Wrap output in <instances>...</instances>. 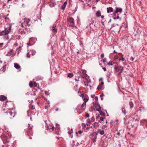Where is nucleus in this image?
<instances>
[{
    "label": "nucleus",
    "mask_w": 147,
    "mask_h": 147,
    "mask_svg": "<svg viewBox=\"0 0 147 147\" xmlns=\"http://www.w3.org/2000/svg\"><path fill=\"white\" fill-rule=\"evenodd\" d=\"M14 104L9 101H6L4 103H3V109L5 113H6L9 117L10 119L13 118L15 116L14 114L12 115V113L11 112V110L13 108L12 107L14 106Z\"/></svg>",
    "instance_id": "obj_1"
},
{
    "label": "nucleus",
    "mask_w": 147,
    "mask_h": 147,
    "mask_svg": "<svg viewBox=\"0 0 147 147\" xmlns=\"http://www.w3.org/2000/svg\"><path fill=\"white\" fill-rule=\"evenodd\" d=\"M94 21L92 20L89 21L88 22V24L86 26V28L90 31H93L95 28V26L94 24Z\"/></svg>",
    "instance_id": "obj_2"
},
{
    "label": "nucleus",
    "mask_w": 147,
    "mask_h": 147,
    "mask_svg": "<svg viewBox=\"0 0 147 147\" xmlns=\"http://www.w3.org/2000/svg\"><path fill=\"white\" fill-rule=\"evenodd\" d=\"M67 20L68 24H70L73 28L76 30H78L77 27L74 25V20L73 18L71 17L67 18Z\"/></svg>",
    "instance_id": "obj_3"
},
{
    "label": "nucleus",
    "mask_w": 147,
    "mask_h": 147,
    "mask_svg": "<svg viewBox=\"0 0 147 147\" xmlns=\"http://www.w3.org/2000/svg\"><path fill=\"white\" fill-rule=\"evenodd\" d=\"M118 70L121 71L117 75V76L119 77L121 76V74L123 71L124 68L123 67L121 66H118Z\"/></svg>",
    "instance_id": "obj_4"
},
{
    "label": "nucleus",
    "mask_w": 147,
    "mask_h": 147,
    "mask_svg": "<svg viewBox=\"0 0 147 147\" xmlns=\"http://www.w3.org/2000/svg\"><path fill=\"white\" fill-rule=\"evenodd\" d=\"M33 127V126H32V127H30V128H28L27 131L26 133H27L26 134L28 136H29L30 135H31L33 134V132L32 130V127Z\"/></svg>",
    "instance_id": "obj_5"
},
{
    "label": "nucleus",
    "mask_w": 147,
    "mask_h": 147,
    "mask_svg": "<svg viewBox=\"0 0 147 147\" xmlns=\"http://www.w3.org/2000/svg\"><path fill=\"white\" fill-rule=\"evenodd\" d=\"M36 53V52L35 50H32L31 52H28L27 53L26 57L28 58H30L31 54L32 56H33Z\"/></svg>",
    "instance_id": "obj_6"
},
{
    "label": "nucleus",
    "mask_w": 147,
    "mask_h": 147,
    "mask_svg": "<svg viewBox=\"0 0 147 147\" xmlns=\"http://www.w3.org/2000/svg\"><path fill=\"white\" fill-rule=\"evenodd\" d=\"M122 11V9L121 8H118L117 7H116V10L113 13V15L115 16V14L118 12L121 13Z\"/></svg>",
    "instance_id": "obj_7"
},
{
    "label": "nucleus",
    "mask_w": 147,
    "mask_h": 147,
    "mask_svg": "<svg viewBox=\"0 0 147 147\" xmlns=\"http://www.w3.org/2000/svg\"><path fill=\"white\" fill-rule=\"evenodd\" d=\"M140 125L144 126L145 125L146 127H147V120L143 119L140 121Z\"/></svg>",
    "instance_id": "obj_8"
},
{
    "label": "nucleus",
    "mask_w": 147,
    "mask_h": 147,
    "mask_svg": "<svg viewBox=\"0 0 147 147\" xmlns=\"http://www.w3.org/2000/svg\"><path fill=\"white\" fill-rule=\"evenodd\" d=\"M50 28L51 30L53 33H54L55 34L57 33V29L55 28L54 25H53V26H51Z\"/></svg>",
    "instance_id": "obj_9"
},
{
    "label": "nucleus",
    "mask_w": 147,
    "mask_h": 147,
    "mask_svg": "<svg viewBox=\"0 0 147 147\" xmlns=\"http://www.w3.org/2000/svg\"><path fill=\"white\" fill-rule=\"evenodd\" d=\"M7 98V97L3 95H1L0 96V100L4 101Z\"/></svg>",
    "instance_id": "obj_10"
},
{
    "label": "nucleus",
    "mask_w": 147,
    "mask_h": 147,
    "mask_svg": "<svg viewBox=\"0 0 147 147\" xmlns=\"http://www.w3.org/2000/svg\"><path fill=\"white\" fill-rule=\"evenodd\" d=\"M11 29V26H10L9 27L8 30H6L5 31H4V32H3L4 34L7 35L10 32Z\"/></svg>",
    "instance_id": "obj_11"
},
{
    "label": "nucleus",
    "mask_w": 147,
    "mask_h": 147,
    "mask_svg": "<svg viewBox=\"0 0 147 147\" xmlns=\"http://www.w3.org/2000/svg\"><path fill=\"white\" fill-rule=\"evenodd\" d=\"M107 12L108 13H111L113 11V9L111 7H109L107 8Z\"/></svg>",
    "instance_id": "obj_12"
},
{
    "label": "nucleus",
    "mask_w": 147,
    "mask_h": 147,
    "mask_svg": "<svg viewBox=\"0 0 147 147\" xmlns=\"http://www.w3.org/2000/svg\"><path fill=\"white\" fill-rule=\"evenodd\" d=\"M14 67L17 69H18L20 68V66L16 63H14Z\"/></svg>",
    "instance_id": "obj_13"
},
{
    "label": "nucleus",
    "mask_w": 147,
    "mask_h": 147,
    "mask_svg": "<svg viewBox=\"0 0 147 147\" xmlns=\"http://www.w3.org/2000/svg\"><path fill=\"white\" fill-rule=\"evenodd\" d=\"M67 4V2L66 1H65L61 6V9L63 10H64L65 9Z\"/></svg>",
    "instance_id": "obj_14"
},
{
    "label": "nucleus",
    "mask_w": 147,
    "mask_h": 147,
    "mask_svg": "<svg viewBox=\"0 0 147 147\" xmlns=\"http://www.w3.org/2000/svg\"><path fill=\"white\" fill-rule=\"evenodd\" d=\"M102 86L100 84H99L97 87V89L98 90H99V89L101 90H103L104 89V88L103 86Z\"/></svg>",
    "instance_id": "obj_15"
},
{
    "label": "nucleus",
    "mask_w": 147,
    "mask_h": 147,
    "mask_svg": "<svg viewBox=\"0 0 147 147\" xmlns=\"http://www.w3.org/2000/svg\"><path fill=\"white\" fill-rule=\"evenodd\" d=\"M49 5L50 7H55L56 5V4L55 3L51 2L49 3Z\"/></svg>",
    "instance_id": "obj_16"
},
{
    "label": "nucleus",
    "mask_w": 147,
    "mask_h": 147,
    "mask_svg": "<svg viewBox=\"0 0 147 147\" xmlns=\"http://www.w3.org/2000/svg\"><path fill=\"white\" fill-rule=\"evenodd\" d=\"M95 133V135L94 136L93 138L91 139L93 142H95L96 141V139L97 138V133Z\"/></svg>",
    "instance_id": "obj_17"
},
{
    "label": "nucleus",
    "mask_w": 147,
    "mask_h": 147,
    "mask_svg": "<svg viewBox=\"0 0 147 147\" xmlns=\"http://www.w3.org/2000/svg\"><path fill=\"white\" fill-rule=\"evenodd\" d=\"M75 145V142L74 141H73L72 142H70V143L69 147H74Z\"/></svg>",
    "instance_id": "obj_18"
},
{
    "label": "nucleus",
    "mask_w": 147,
    "mask_h": 147,
    "mask_svg": "<svg viewBox=\"0 0 147 147\" xmlns=\"http://www.w3.org/2000/svg\"><path fill=\"white\" fill-rule=\"evenodd\" d=\"M86 103L85 102H84L81 106V107L84 110L86 107Z\"/></svg>",
    "instance_id": "obj_19"
},
{
    "label": "nucleus",
    "mask_w": 147,
    "mask_h": 147,
    "mask_svg": "<svg viewBox=\"0 0 147 147\" xmlns=\"http://www.w3.org/2000/svg\"><path fill=\"white\" fill-rule=\"evenodd\" d=\"M43 79V78L41 76H38L35 78V80L36 81L42 80Z\"/></svg>",
    "instance_id": "obj_20"
},
{
    "label": "nucleus",
    "mask_w": 147,
    "mask_h": 147,
    "mask_svg": "<svg viewBox=\"0 0 147 147\" xmlns=\"http://www.w3.org/2000/svg\"><path fill=\"white\" fill-rule=\"evenodd\" d=\"M114 63L113 62V61H110L109 62L107 63V64L108 65H112L114 64Z\"/></svg>",
    "instance_id": "obj_21"
},
{
    "label": "nucleus",
    "mask_w": 147,
    "mask_h": 147,
    "mask_svg": "<svg viewBox=\"0 0 147 147\" xmlns=\"http://www.w3.org/2000/svg\"><path fill=\"white\" fill-rule=\"evenodd\" d=\"M13 51V49H11L6 54V55L7 56H10L12 55L11 52Z\"/></svg>",
    "instance_id": "obj_22"
},
{
    "label": "nucleus",
    "mask_w": 147,
    "mask_h": 147,
    "mask_svg": "<svg viewBox=\"0 0 147 147\" xmlns=\"http://www.w3.org/2000/svg\"><path fill=\"white\" fill-rule=\"evenodd\" d=\"M98 131L101 135H102L104 134V131L103 130H101L100 129H98Z\"/></svg>",
    "instance_id": "obj_23"
},
{
    "label": "nucleus",
    "mask_w": 147,
    "mask_h": 147,
    "mask_svg": "<svg viewBox=\"0 0 147 147\" xmlns=\"http://www.w3.org/2000/svg\"><path fill=\"white\" fill-rule=\"evenodd\" d=\"M96 16L98 17H99L101 16V13L100 11H98L96 13Z\"/></svg>",
    "instance_id": "obj_24"
},
{
    "label": "nucleus",
    "mask_w": 147,
    "mask_h": 147,
    "mask_svg": "<svg viewBox=\"0 0 147 147\" xmlns=\"http://www.w3.org/2000/svg\"><path fill=\"white\" fill-rule=\"evenodd\" d=\"M119 60L120 61H124L123 62V64H126V60H125V59L124 58H123V57L120 58L119 59Z\"/></svg>",
    "instance_id": "obj_25"
},
{
    "label": "nucleus",
    "mask_w": 147,
    "mask_h": 147,
    "mask_svg": "<svg viewBox=\"0 0 147 147\" xmlns=\"http://www.w3.org/2000/svg\"><path fill=\"white\" fill-rule=\"evenodd\" d=\"M2 129L4 132L8 131V129H7L5 126H4L2 128H0Z\"/></svg>",
    "instance_id": "obj_26"
},
{
    "label": "nucleus",
    "mask_w": 147,
    "mask_h": 147,
    "mask_svg": "<svg viewBox=\"0 0 147 147\" xmlns=\"http://www.w3.org/2000/svg\"><path fill=\"white\" fill-rule=\"evenodd\" d=\"M3 38L6 40H8L9 39V36L7 34H4L3 35Z\"/></svg>",
    "instance_id": "obj_27"
},
{
    "label": "nucleus",
    "mask_w": 147,
    "mask_h": 147,
    "mask_svg": "<svg viewBox=\"0 0 147 147\" xmlns=\"http://www.w3.org/2000/svg\"><path fill=\"white\" fill-rule=\"evenodd\" d=\"M121 110L122 113L124 114V115H125L126 114V112H125V109L123 107L121 108Z\"/></svg>",
    "instance_id": "obj_28"
},
{
    "label": "nucleus",
    "mask_w": 147,
    "mask_h": 147,
    "mask_svg": "<svg viewBox=\"0 0 147 147\" xmlns=\"http://www.w3.org/2000/svg\"><path fill=\"white\" fill-rule=\"evenodd\" d=\"M82 126L83 127H86V126L88 125V124H85V123H83L82 124Z\"/></svg>",
    "instance_id": "obj_29"
},
{
    "label": "nucleus",
    "mask_w": 147,
    "mask_h": 147,
    "mask_svg": "<svg viewBox=\"0 0 147 147\" xmlns=\"http://www.w3.org/2000/svg\"><path fill=\"white\" fill-rule=\"evenodd\" d=\"M113 18L114 20L119 19L120 20H121V18H120L119 16L118 15L117 16L116 18L114 17L113 16Z\"/></svg>",
    "instance_id": "obj_30"
},
{
    "label": "nucleus",
    "mask_w": 147,
    "mask_h": 147,
    "mask_svg": "<svg viewBox=\"0 0 147 147\" xmlns=\"http://www.w3.org/2000/svg\"><path fill=\"white\" fill-rule=\"evenodd\" d=\"M129 104L130 106V108H132L134 106V104L133 102L132 101H130L129 102Z\"/></svg>",
    "instance_id": "obj_31"
},
{
    "label": "nucleus",
    "mask_w": 147,
    "mask_h": 147,
    "mask_svg": "<svg viewBox=\"0 0 147 147\" xmlns=\"http://www.w3.org/2000/svg\"><path fill=\"white\" fill-rule=\"evenodd\" d=\"M73 76V74L72 73H69L68 75V76L70 78H72Z\"/></svg>",
    "instance_id": "obj_32"
},
{
    "label": "nucleus",
    "mask_w": 147,
    "mask_h": 147,
    "mask_svg": "<svg viewBox=\"0 0 147 147\" xmlns=\"http://www.w3.org/2000/svg\"><path fill=\"white\" fill-rule=\"evenodd\" d=\"M83 99L84 101V102H86H86H87L88 100V98H86L85 97Z\"/></svg>",
    "instance_id": "obj_33"
},
{
    "label": "nucleus",
    "mask_w": 147,
    "mask_h": 147,
    "mask_svg": "<svg viewBox=\"0 0 147 147\" xmlns=\"http://www.w3.org/2000/svg\"><path fill=\"white\" fill-rule=\"evenodd\" d=\"M6 29L5 28V30H3L1 32H0V36H2L4 35L3 32H4V31Z\"/></svg>",
    "instance_id": "obj_34"
},
{
    "label": "nucleus",
    "mask_w": 147,
    "mask_h": 147,
    "mask_svg": "<svg viewBox=\"0 0 147 147\" xmlns=\"http://www.w3.org/2000/svg\"><path fill=\"white\" fill-rule=\"evenodd\" d=\"M112 73V72L110 73V74H108L107 75V76L108 77V80H111V77H110V75L111 74V73Z\"/></svg>",
    "instance_id": "obj_35"
},
{
    "label": "nucleus",
    "mask_w": 147,
    "mask_h": 147,
    "mask_svg": "<svg viewBox=\"0 0 147 147\" xmlns=\"http://www.w3.org/2000/svg\"><path fill=\"white\" fill-rule=\"evenodd\" d=\"M73 132V129H71L70 131H68V134L70 135Z\"/></svg>",
    "instance_id": "obj_36"
},
{
    "label": "nucleus",
    "mask_w": 147,
    "mask_h": 147,
    "mask_svg": "<svg viewBox=\"0 0 147 147\" xmlns=\"http://www.w3.org/2000/svg\"><path fill=\"white\" fill-rule=\"evenodd\" d=\"M33 84L32 82H30L29 83V85L30 87L32 88V87Z\"/></svg>",
    "instance_id": "obj_37"
},
{
    "label": "nucleus",
    "mask_w": 147,
    "mask_h": 147,
    "mask_svg": "<svg viewBox=\"0 0 147 147\" xmlns=\"http://www.w3.org/2000/svg\"><path fill=\"white\" fill-rule=\"evenodd\" d=\"M118 67H117L116 66L114 67L115 72L116 73L117 71V70L118 69Z\"/></svg>",
    "instance_id": "obj_38"
},
{
    "label": "nucleus",
    "mask_w": 147,
    "mask_h": 147,
    "mask_svg": "<svg viewBox=\"0 0 147 147\" xmlns=\"http://www.w3.org/2000/svg\"><path fill=\"white\" fill-rule=\"evenodd\" d=\"M98 106L99 107V108L98 109H96V110L97 111H99V112H100V111L101 110V107L100 105H98Z\"/></svg>",
    "instance_id": "obj_39"
},
{
    "label": "nucleus",
    "mask_w": 147,
    "mask_h": 147,
    "mask_svg": "<svg viewBox=\"0 0 147 147\" xmlns=\"http://www.w3.org/2000/svg\"><path fill=\"white\" fill-rule=\"evenodd\" d=\"M118 56L117 55H116L114 57V59H117L118 58Z\"/></svg>",
    "instance_id": "obj_40"
},
{
    "label": "nucleus",
    "mask_w": 147,
    "mask_h": 147,
    "mask_svg": "<svg viewBox=\"0 0 147 147\" xmlns=\"http://www.w3.org/2000/svg\"><path fill=\"white\" fill-rule=\"evenodd\" d=\"M30 21V19H28V20L26 21V23L27 24V25L29 26H30V24H29V21Z\"/></svg>",
    "instance_id": "obj_41"
},
{
    "label": "nucleus",
    "mask_w": 147,
    "mask_h": 147,
    "mask_svg": "<svg viewBox=\"0 0 147 147\" xmlns=\"http://www.w3.org/2000/svg\"><path fill=\"white\" fill-rule=\"evenodd\" d=\"M139 121V120L137 119H136L135 118H134L133 119V121Z\"/></svg>",
    "instance_id": "obj_42"
},
{
    "label": "nucleus",
    "mask_w": 147,
    "mask_h": 147,
    "mask_svg": "<svg viewBox=\"0 0 147 147\" xmlns=\"http://www.w3.org/2000/svg\"><path fill=\"white\" fill-rule=\"evenodd\" d=\"M45 94L47 95H49L50 93L47 91H45Z\"/></svg>",
    "instance_id": "obj_43"
},
{
    "label": "nucleus",
    "mask_w": 147,
    "mask_h": 147,
    "mask_svg": "<svg viewBox=\"0 0 147 147\" xmlns=\"http://www.w3.org/2000/svg\"><path fill=\"white\" fill-rule=\"evenodd\" d=\"M25 30L26 31H27V32H28L30 31V28H25Z\"/></svg>",
    "instance_id": "obj_44"
},
{
    "label": "nucleus",
    "mask_w": 147,
    "mask_h": 147,
    "mask_svg": "<svg viewBox=\"0 0 147 147\" xmlns=\"http://www.w3.org/2000/svg\"><path fill=\"white\" fill-rule=\"evenodd\" d=\"M77 23H79V22H80V21H79L80 18H79V17L78 16L77 17Z\"/></svg>",
    "instance_id": "obj_45"
},
{
    "label": "nucleus",
    "mask_w": 147,
    "mask_h": 147,
    "mask_svg": "<svg viewBox=\"0 0 147 147\" xmlns=\"http://www.w3.org/2000/svg\"><path fill=\"white\" fill-rule=\"evenodd\" d=\"M83 132V131L81 130H79L78 131V133L79 134H81Z\"/></svg>",
    "instance_id": "obj_46"
},
{
    "label": "nucleus",
    "mask_w": 147,
    "mask_h": 147,
    "mask_svg": "<svg viewBox=\"0 0 147 147\" xmlns=\"http://www.w3.org/2000/svg\"><path fill=\"white\" fill-rule=\"evenodd\" d=\"M100 115H105V113L102 111L100 112Z\"/></svg>",
    "instance_id": "obj_47"
},
{
    "label": "nucleus",
    "mask_w": 147,
    "mask_h": 147,
    "mask_svg": "<svg viewBox=\"0 0 147 147\" xmlns=\"http://www.w3.org/2000/svg\"><path fill=\"white\" fill-rule=\"evenodd\" d=\"M98 96H96L95 97L94 99H95V101H97L98 100Z\"/></svg>",
    "instance_id": "obj_48"
},
{
    "label": "nucleus",
    "mask_w": 147,
    "mask_h": 147,
    "mask_svg": "<svg viewBox=\"0 0 147 147\" xmlns=\"http://www.w3.org/2000/svg\"><path fill=\"white\" fill-rule=\"evenodd\" d=\"M100 120L102 121H103L104 118L102 117H100Z\"/></svg>",
    "instance_id": "obj_49"
},
{
    "label": "nucleus",
    "mask_w": 147,
    "mask_h": 147,
    "mask_svg": "<svg viewBox=\"0 0 147 147\" xmlns=\"http://www.w3.org/2000/svg\"><path fill=\"white\" fill-rule=\"evenodd\" d=\"M83 43L82 42V41H80V45L83 47Z\"/></svg>",
    "instance_id": "obj_50"
},
{
    "label": "nucleus",
    "mask_w": 147,
    "mask_h": 147,
    "mask_svg": "<svg viewBox=\"0 0 147 147\" xmlns=\"http://www.w3.org/2000/svg\"><path fill=\"white\" fill-rule=\"evenodd\" d=\"M90 121L89 119H88L87 120V123H88L90 124Z\"/></svg>",
    "instance_id": "obj_51"
},
{
    "label": "nucleus",
    "mask_w": 147,
    "mask_h": 147,
    "mask_svg": "<svg viewBox=\"0 0 147 147\" xmlns=\"http://www.w3.org/2000/svg\"><path fill=\"white\" fill-rule=\"evenodd\" d=\"M104 54H102L101 55V58H104Z\"/></svg>",
    "instance_id": "obj_52"
},
{
    "label": "nucleus",
    "mask_w": 147,
    "mask_h": 147,
    "mask_svg": "<svg viewBox=\"0 0 147 147\" xmlns=\"http://www.w3.org/2000/svg\"><path fill=\"white\" fill-rule=\"evenodd\" d=\"M18 44L17 42H16L14 44V46L15 47H16L18 46Z\"/></svg>",
    "instance_id": "obj_53"
},
{
    "label": "nucleus",
    "mask_w": 147,
    "mask_h": 147,
    "mask_svg": "<svg viewBox=\"0 0 147 147\" xmlns=\"http://www.w3.org/2000/svg\"><path fill=\"white\" fill-rule=\"evenodd\" d=\"M103 62L105 63L106 62V59L105 58H104L103 59Z\"/></svg>",
    "instance_id": "obj_54"
},
{
    "label": "nucleus",
    "mask_w": 147,
    "mask_h": 147,
    "mask_svg": "<svg viewBox=\"0 0 147 147\" xmlns=\"http://www.w3.org/2000/svg\"><path fill=\"white\" fill-rule=\"evenodd\" d=\"M34 85L35 87H36L37 86V84L36 83V82H34Z\"/></svg>",
    "instance_id": "obj_55"
},
{
    "label": "nucleus",
    "mask_w": 147,
    "mask_h": 147,
    "mask_svg": "<svg viewBox=\"0 0 147 147\" xmlns=\"http://www.w3.org/2000/svg\"><path fill=\"white\" fill-rule=\"evenodd\" d=\"M115 26H114V24H112L111 25V28L110 29L111 30L112 28H113Z\"/></svg>",
    "instance_id": "obj_56"
},
{
    "label": "nucleus",
    "mask_w": 147,
    "mask_h": 147,
    "mask_svg": "<svg viewBox=\"0 0 147 147\" xmlns=\"http://www.w3.org/2000/svg\"><path fill=\"white\" fill-rule=\"evenodd\" d=\"M90 82H91V80H90V79H89V80H87V82L88 83H90Z\"/></svg>",
    "instance_id": "obj_57"
},
{
    "label": "nucleus",
    "mask_w": 147,
    "mask_h": 147,
    "mask_svg": "<svg viewBox=\"0 0 147 147\" xmlns=\"http://www.w3.org/2000/svg\"><path fill=\"white\" fill-rule=\"evenodd\" d=\"M5 68H4V66H3V69H2V71H3V72H4L5 71Z\"/></svg>",
    "instance_id": "obj_58"
},
{
    "label": "nucleus",
    "mask_w": 147,
    "mask_h": 147,
    "mask_svg": "<svg viewBox=\"0 0 147 147\" xmlns=\"http://www.w3.org/2000/svg\"><path fill=\"white\" fill-rule=\"evenodd\" d=\"M104 96V94L103 93H102L100 95V97H102V96Z\"/></svg>",
    "instance_id": "obj_59"
},
{
    "label": "nucleus",
    "mask_w": 147,
    "mask_h": 147,
    "mask_svg": "<svg viewBox=\"0 0 147 147\" xmlns=\"http://www.w3.org/2000/svg\"><path fill=\"white\" fill-rule=\"evenodd\" d=\"M103 70H104V71H106V68H105V67H103Z\"/></svg>",
    "instance_id": "obj_60"
},
{
    "label": "nucleus",
    "mask_w": 147,
    "mask_h": 147,
    "mask_svg": "<svg viewBox=\"0 0 147 147\" xmlns=\"http://www.w3.org/2000/svg\"><path fill=\"white\" fill-rule=\"evenodd\" d=\"M84 85L85 86H88V84H85V82H84Z\"/></svg>",
    "instance_id": "obj_61"
},
{
    "label": "nucleus",
    "mask_w": 147,
    "mask_h": 147,
    "mask_svg": "<svg viewBox=\"0 0 147 147\" xmlns=\"http://www.w3.org/2000/svg\"><path fill=\"white\" fill-rule=\"evenodd\" d=\"M134 59V58L133 57H131V59H130L132 61H133V60Z\"/></svg>",
    "instance_id": "obj_62"
},
{
    "label": "nucleus",
    "mask_w": 147,
    "mask_h": 147,
    "mask_svg": "<svg viewBox=\"0 0 147 147\" xmlns=\"http://www.w3.org/2000/svg\"><path fill=\"white\" fill-rule=\"evenodd\" d=\"M102 86H103L104 84V82L102 81L101 82V84H100Z\"/></svg>",
    "instance_id": "obj_63"
},
{
    "label": "nucleus",
    "mask_w": 147,
    "mask_h": 147,
    "mask_svg": "<svg viewBox=\"0 0 147 147\" xmlns=\"http://www.w3.org/2000/svg\"><path fill=\"white\" fill-rule=\"evenodd\" d=\"M86 117H89V113H87V114H86Z\"/></svg>",
    "instance_id": "obj_64"
}]
</instances>
